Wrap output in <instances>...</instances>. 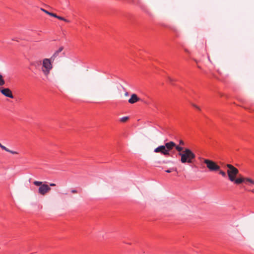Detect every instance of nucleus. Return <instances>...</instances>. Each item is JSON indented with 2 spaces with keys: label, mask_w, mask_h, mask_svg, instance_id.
<instances>
[{
  "label": "nucleus",
  "mask_w": 254,
  "mask_h": 254,
  "mask_svg": "<svg viewBox=\"0 0 254 254\" xmlns=\"http://www.w3.org/2000/svg\"><path fill=\"white\" fill-rule=\"evenodd\" d=\"M178 155L181 157V162L183 164H192L193 163L195 159V154L190 149L186 148L182 152L178 153Z\"/></svg>",
  "instance_id": "nucleus-1"
},
{
  "label": "nucleus",
  "mask_w": 254,
  "mask_h": 254,
  "mask_svg": "<svg viewBox=\"0 0 254 254\" xmlns=\"http://www.w3.org/2000/svg\"><path fill=\"white\" fill-rule=\"evenodd\" d=\"M52 62H53L51 59H44L42 62V70L46 75L50 73L51 70L53 68Z\"/></svg>",
  "instance_id": "nucleus-2"
},
{
  "label": "nucleus",
  "mask_w": 254,
  "mask_h": 254,
  "mask_svg": "<svg viewBox=\"0 0 254 254\" xmlns=\"http://www.w3.org/2000/svg\"><path fill=\"white\" fill-rule=\"evenodd\" d=\"M227 167L229 168V170L227 171L229 179L231 182H234L235 183L236 180L235 177L239 173L238 170L231 164H227Z\"/></svg>",
  "instance_id": "nucleus-3"
},
{
  "label": "nucleus",
  "mask_w": 254,
  "mask_h": 254,
  "mask_svg": "<svg viewBox=\"0 0 254 254\" xmlns=\"http://www.w3.org/2000/svg\"><path fill=\"white\" fill-rule=\"evenodd\" d=\"M204 163L206 165L207 168L211 172H216L220 170V167L215 162L207 159H204Z\"/></svg>",
  "instance_id": "nucleus-4"
},
{
  "label": "nucleus",
  "mask_w": 254,
  "mask_h": 254,
  "mask_svg": "<svg viewBox=\"0 0 254 254\" xmlns=\"http://www.w3.org/2000/svg\"><path fill=\"white\" fill-rule=\"evenodd\" d=\"M243 183L246 184H248L249 183L254 184V181L250 178L241 177L236 179L235 181V184L237 185H239Z\"/></svg>",
  "instance_id": "nucleus-5"
},
{
  "label": "nucleus",
  "mask_w": 254,
  "mask_h": 254,
  "mask_svg": "<svg viewBox=\"0 0 254 254\" xmlns=\"http://www.w3.org/2000/svg\"><path fill=\"white\" fill-rule=\"evenodd\" d=\"M154 151L156 153H161L165 156H168L170 155V152H168L167 150L165 145L159 146L154 149Z\"/></svg>",
  "instance_id": "nucleus-6"
},
{
  "label": "nucleus",
  "mask_w": 254,
  "mask_h": 254,
  "mask_svg": "<svg viewBox=\"0 0 254 254\" xmlns=\"http://www.w3.org/2000/svg\"><path fill=\"white\" fill-rule=\"evenodd\" d=\"M51 190V188L47 184H43L39 188L38 192L42 195H45L48 191Z\"/></svg>",
  "instance_id": "nucleus-7"
},
{
  "label": "nucleus",
  "mask_w": 254,
  "mask_h": 254,
  "mask_svg": "<svg viewBox=\"0 0 254 254\" xmlns=\"http://www.w3.org/2000/svg\"><path fill=\"white\" fill-rule=\"evenodd\" d=\"M0 92L5 97L13 99L14 98L11 91L9 88H3L0 87Z\"/></svg>",
  "instance_id": "nucleus-8"
},
{
  "label": "nucleus",
  "mask_w": 254,
  "mask_h": 254,
  "mask_svg": "<svg viewBox=\"0 0 254 254\" xmlns=\"http://www.w3.org/2000/svg\"><path fill=\"white\" fill-rule=\"evenodd\" d=\"M165 145L167 150L169 152L170 150H172L176 146V144L173 141H170L166 143Z\"/></svg>",
  "instance_id": "nucleus-9"
},
{
  "label": "nucleus",
  "mask_w": 254,
  "mask_h": 254,
  "mask_svg": "<svg viewBox=\"0 0 254 254\" xmlns=\"http://www.w3.org/2000/svg\"><path fill=\"white\" fill-rule=\"evenodd\" d=\"M140 98H138L135 94H133L131 95V97L128 100V102L130 104H134L136 102L140 101Z\"/></svg>",
  "instance_id": "nucleus-10"
},
{
  "label": "nucleus",
  "mask_w": 254,
  "mask_h": 254,
  "mask_svg": "<svg viewBox=\"0 0 254 254\" xmlns=\"http://www.w3.org/2000/svg\"><path fill=\"white\" fill-rule=\"evenodd\" d=\"M59 53L56 51L54 54L52 56V57L50 58V59L52 60L53 62H54L56 58L59 56Z\"/></svg>",
  "instance_id": "nucleus-11"
},
{
  "label": "nucleus",
  "mask_w": 254,
  "mask_h": 254,
  "mask_svg": "<svg viewBox=\"0 0 254 254\" xmlns=\"http://www.w3.org/2000/svg\"><path fill=\"white\" fill-rule=\"evenodd\" d=\"M175 147L176 150H177L179 152V153L182 152L184 150L183 147L180 145H176V146H175Z\"/></svg>",
  "instance_id": "nucleus-12"
},
{
  "label": "nucleus",
  "mask_w": 254,
  "mask_h": 254,
  "mask_svg": "<svg viewBox=\"0 0 254 254\" xmlns=\"http://www.w3.org/2000/svg\"><path fill=\"white\" fill-rule=\"evenodd\" d=\"M57 18L59 20H63L65 22H67V23H69L70 22V21L65 18H64V17H62V16H59L57 17Z\"/></svg>",
  "instance_id": "nucleus-13"
},
{
  "label": "nucleus",
  "mask_w": 254,
  "mask_h": 254,
  "mask_svg": "<svg viewBox=\"0 0 254 254\" xmlns=\"http://www.w3.org/2000/svg\"><path fill=\"white\" fill-rule=\"evenodd\" d=\"M5 84V81L2 75L0 74V86H2Z\"/></svg>",
  "instance_id": "nucleus-14"
},
{
  "label": "nucleus",
  "mask_w": 254,
  "mask_h": 254,
  "mask_svg": "<svg viewBox=\"0 0 254 254\" xmlns=\"http://www.w3.org/2000/svg\"><path fill=\"white\" fill-rule=\"evenodd\" d=\"M128 119V117H123L120 119V121L123 123L126 122Z\"/></svg>",
  "instance_id": "nucleus-15"
},
{
  "label": "nucleus",
  "mask_w": 254,
  "mask_h": 254,
  "mask_svg": "<svg viewBox=\"0 0 254 254\" xmlns=\"http://www.w3.org/2000/svg\"><path fill=\"white\" fill-rule=\"evenodd\" d=\"M33 184H34L35 186H40H40H41V185H43V184H42V182L37 181H34V182H33Z\"/></svg>",
  "instance_id": "nucleus-16"
},
{
  "label": "nucleus",
  "mask_w": 254,
  "mask_h": 254,
  "mask_svg": "<svg viewBox=\"0 0 254 254\" xmlns=\"http://www.w3.org/2000/svg\"><path fill=\"white\" fill-rule=\"evenodd\" d=\"M0 147L2 149V150H4L6 151H9V149H8L7 148H6L5 146L2 145L0 143Z\"/></svg>",
  "instance_id": "nucleus-17"
},
{
  "label": "nucleus",
  "mask_w": 254,
  "mask_h": 254,
  "mask_svg": "<svg viewBox=\"0 0 254 254\" xmlns=\"http://www.w3.org/2000/svg\"><path fill=\"white\" fill-rule=\"evenodd\" d=\"M219 174L221 175L224 177H225L226 176V173L224 171H223L222 170H219Z\"/></svg>",
  "instance_id": "nucleus-18"
},
{
  "label": "nucleus",
  "mask_w": 254,
  "mask_h": 254,
  "mask_svg": "<svg viewBox=\"0 0 254 254\" xmlns=\"http://www.w3.org/2000/svg\"><path fill=\"white\" fill-rule=\"evenodd\" d=\"M173 171H176V169H174V168H170L169 169L165 170V172H167V173H169L172 172Z\"/></svg>",
  "instance_id": "nucleus-19"
},
{
  "label": "nucleus",
  "mask_w": 254,
  "mask_h": 254,
  "mask_svg": "<svg viewBox=\"0 0 254 254\" xmlns=\"http://www.w3.org/2000/svg\"><path fill=\"white\" fill-rule=\"evenodd\" d=\"M185 145V142L183 140H179V145L180 146H183Z\"/></svg>",
  "instance_id": "nucleus-20"
},
{
  "label": "nucleus",
  "mask_w": 254,
  "mask_h": 254,
  "mask_svg": "<svg viewBox=\"0 0 254 254\" xmlns=\"http://www.w3.org/2000/svg\"><path fill=\"white\" fill-rule=\"evenodd\" d=\"M49 15L57 18L58 15L54 13L50 12Z\"/></svg>",
  "instance_id": "nucleus-21"
},
{
  "label": "nucleus",
  "mask_w": 254,
  "mask_h": 254,
  "mask_svg": "<svg viewBox=\"0 0 254 254\" xmlns=\"http://www.w3.org/2000/svg\"><path fill=\"white\" fill-rule=\"evenodd\" d=\"M64 49V47H61L59 48V49L56 51L57 52H58V53H60V52H61Z\"/></svg>",
  "instance_id": "nucleus-22"
},
{
  "label": "nucleus",
  "mask_w": 254,
  "mask_h": 254,
  "mask_svg": "<svg viewBox=\"0 0 254 254\" xmlns=\"http://www.w3.org/2000/svg\"><path fill=\"white\" fill-rule=\"evenodd\" d=\"M8 152L11 153L12 154H18V153L16 151H12V150H10L9 149V151H8Z\"/></svg>",
  "instance_id": "nucleus-23"
},
{
  "label": "nucleus",
  "mask_w": 254,
  "mask_h": 254,
  "mask_svg": "<svg viewBox=\"0 0 254 254\" xmlns=\"http://www.w3.org/2000/svg\"><path fill=\"white\" fill-rule=\"evenodd\" d=\"M71 192L72 193H76V192H77V191H76V190H71Z\"/></svg>",
  "instance_id": "nucleus-24"
},
{
  "label": "nucleus",
  "mask_w": 254,
  "mask_h": 254,
  "mask_svg": "<svg viewBox=\"0 0 254 254\" xmlns=\"http://www.w3.org/2000/svg\"><path fill=\"white\" fill-rule=\"evenodd\" d=\"M56 186V184H54V183H51L50 184V186H51V187H54Z\"/></svg>",
  "instance_id": "nucleus-25"
},
{
  "label": "nucleus",
  "mask_w": 254,
  "mask_h": 254,
  "mask_svg": "<svg viewBox=\"0 0 254 254\" xmlns=\"http://www.w3.org/2000/svg\"><path fill=\"white\" fill-rule=\"evenodd\" d=\"M44 12H45L46 13H47V14H49V13H50V12H49L48 11H47V10H44Z\"/></svg>",
  "instance_id": "nucleus-26"
},
{
  "label": "nucleus",
  "mask_w": 254,
  "mask_h": 254,
  "mask_svg": "<svg viewBox=\"0 0 254 254\" xmlns=\"http://www.w3.org/2000/svg\"><path fill=\"white\" fill-rule=\"evenodd\" d=\"M194 107L196 109H198V110H200L198 106H197L196 105H194Z\"/></svg>",
  "instance_id": "nucleus-27"
},
{
  "label": "nucleus",
  "mask_w": 254,
  "mask_h": 254,
  "mask_svg": "<svg viewBox=\"0 0 254 254\" xmlns=\"http://www.w3.org/2000/svg\"><path fill=\"white\" fill-rule=\"evenodd\" d=\"M125 95H126V96H128V93L127 92H126L125 93Z\"/></svg>",
  "instance_id": "nucleus-28"
},
{
  "label": "nucleus",
  "mask_w": 254,
  "mask_h": 254,
  "mask_svg": "<svg viewBox=\"0 0 254 254\" xmlns=\"http://www.w3.org/2000/svg\"><path fill=\"white\" fill-rule=\"evenodd\" d=\"M251 191L253 193H254V190H251Z\"/></svg>",
  "instance_id": "nucleus-29"
},
{
  "label": "nucleus",
  "mask_w": 254,
  "mask_h": 254,
  "mask_svg": "<svg viewBox=\"0 0 254 254\" xmlns=\"http://www.w3.org/2000/svg\"><path fill=\"white\" fill-rule=\"evenodd\" d=\"M42 11H43L44 12V10H45V9H43V8H41V9Z\"/></svg>",
  "instance_id": "nucleus-30"
},
{
  "label": "nucleus",
  "mask_w": 254,
  "mask_h": 254,
  "mask_svg": "<svg viewBox=\"0 0 254 254\" xmlns=\"http://www.w3.org/2000/svg\"><path fill=\"white\" fill-rule=\"evenodd\" d=\"M170 82H172L173 80H172L171 78H170Z\"/></svg>",
  "instance_id": "nucleus-31"
}]
</instances>
